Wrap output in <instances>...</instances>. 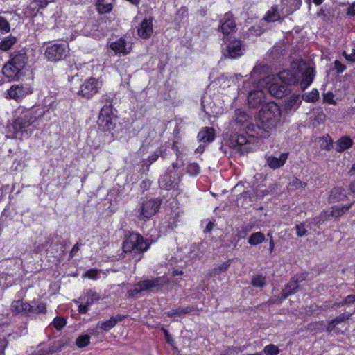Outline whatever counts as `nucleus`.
<instances>
[{
    "label": "nucleus",
    "instance_id": "f257e3e1",
    "mask_svg": "<svg viewBox=\"0 0 355 355\" xmlns=\"http://www.w3.org/2000/svg\"><path fill=\"white\" fill-rule=\"evenodd\" d=\"M113 98L108 95H103L100 101L103 103L98 116V125L105 133L114 135V131L119 120L118 112L113 106Z\"/></svg>",
    "mask_w": 355,
    "mask_h": 355
},
{
    "label": "nucleus",
    "instance_id": "f03ea898",
    "mask_svg": "<svg viewBox=\"0 0 355 355\" xmlns=\"http://www.w3.org/2000/svg\"><path fill=\"white\" fill-rule=\"evenodd\" d=\"M27 62L28 55L24 49L13 51L2 67L3 75L9 82L18 81L23 76Z\"/></svg>",
    "mask_w": 355,
    "mask_h": 355
},
{
    "label": "nucleus",
    "instance_id": "7ed1b4c3",
    "mask_svg": "<svg viewBox=\"0 0 355 355\" xmlns=\"http://www.w3.org/2000/svg\"><path fill=\"white\" fill-rule=\"evenodd\" d=\"M37 119L33 111L23 109L17 115L12 122L7 125V137L12 139L22 140L25 135H28V128Z\"/></svg>",
    "mask_w": 355,
    "mask_h": 355
},
{
    "label": "nucleus",
    "instance_id": "20e7f679",
    "mask_svg": "<svg viewBox=\"0 0 355 355\" xmlns=\"http://www.w3.org/2000/svg\"><path fill=\"white\" fill-rule=\"evenodd\" d=\"M10 310L13 315L28 318L45 314L47 311L46 304L35 299L31 302H25L23 300H15L10 304Z\"/></svg>",
    "mask_w": 355,
    "mask_h": 355
},
{
    "label": "nucleus",
    "instance_id": "39448f33",
    "mask_svg": "<svg viewBox=\"0 0 355 355\" xmlns=\"http://www.w3.org/2000/svg\"><path fill=\"white\" fill-rule=\"evenodd\" d=\"M248 130L254 132L256 135H249L247 137L244 133L235 134L232 135L230 142L232 148L239 152L241 155L248 154L253 150V146L251 144L254 137H265L266 131L259 125H252L248 127Z\"/></svg>",
    "mask_w": 355,
    "mask_h": 355
},
{
    "label": "nucleus",
    "instance_id": "423d86ee",
    "mask_svg": "<svg viewBox=\"0 0 355 355\" xmlns=\"http://www.w3.org/2000/svg\"><path fill=\"white\" fill-rule=\"evenodd\" d=\"M150 246V243L141 234L135 232H128L124 236L122 250L125 254L132 253L136 255L146 252Z\"/></svg>",
    "mask_w": 355,
    "mask_h": 355
},
{
    "label": "nucleus",
    "instance_id": "0eeeda50",
    "mask_svg": "<svg viewBox=\"0 0 355 355\" xmlns=\"http://www.w3.org/2000/svg\"><path fill=\"white\" fill-rule=\"evenodd\" d=\"M162 199L158 198H144L139 202L135 211L139 220L147 222L156 215L160 209Z\"/></svg>",
    "mask_w": 355,
    "mask_h": 355
},
{
    "label": "nucleus",
    "instance_id": "6e6552de",
    "mask_svg": "<svg viewBox=\"0 0 355 355\" xmlns=\"http://www.w3.org/2000/svg\"><path fill=\"white\" fill-rule=\"evenodd\" d=\"M281 116L279 107L273 102L263 105L259 112L262 125L266 128L275 127Z\"/></svg>",
    "mask_w": 355,
    "mask_h": 355
},
{
    "label": "nucleus",
    "instance_id": "1a4fd4ad",
    "mask_svg": "<svg viewBox=\"0 0 355 355\" xmlns=\"http://www.w3.org/2000/svg\"><path fill=\"white\" fill-rule=\"evenodd\" d=\"M69 51V45L66 42H50L46 48L44 55L49 61L58 62L66 58Z\"/></svg>",
    "mask_w": 355,
    "mask_h": 355
},
{
    "label": "nucleus",
    "instance_id": "9d476101",
    "mask_svg": "<svg viewBox=\"0 0 355 355\" xmlns=\"http://www.w3.org/2000/svg\"><path fill=\"white\" fill-rule=\"evenodd\" d=\"M100 87L101 83L98 80L94 77H90L85 80L80 85L77 95L81 98L88 101L98 93Z\"/></svg>",
    "mask_w": 355,
    "mask_h": 355
},
{
    "label": "nucleus",
    "instance_id": "9b49d317",
    "mask_svg": "<svg viewBox=\"0 0 355 355\" xmlns=\"http://www.w3.org/2000/svg\"><path fill=\"white\" fill-rule=\"evenodd\" d=\"M33 92V87L27 83H19L12 85L6 90V98L13 99L16 101L23 99L26 96Z\"/></svg>",
    "mask_w": 355,
    "mask_h": 355
},
{
    "label": "nucleus",
    "instance_id": "f8f14e48",
    "mask_svg": "<svg viewBox=\"0 0 355 355\" xmlns=\"http://www.w3.org/2000/svg\"><path fill=\"white\" fill-rule=\"evenodd\" d=\"M353 204L354 202H352L342 206H332L330 211L323 210L320 214V218L322 220H327L329 217H334L336 220H338L352 208Z\"/></svg>",
    "mask_w": 355,
    "mask_h": 355
},
{
    "label": "nucleus",
    "instance_id": "ddd939ff",
    "mask_svg": "<svg viewBox=\"0 0 355 355\" xmlns=\"http://www.w3.org/2000/svg\"><path fill=\"white\" fill-rule=\"evenodd\" d=\"M181 178L179 175L167 169L166 173L159 178V184L166 190L174 189L178 186Z\"/></svg>",
    "mask_w": 355,
    "mask_h": 355
},
{
    "label": "nucleus",
    "instance_id": "4468645a",
    "mask_svg": "<svg viewBox=\"0 0 355 355\" xmlns=\"http://www.w3.org/2000/svg\"><path fill=\"white\" fill-rule=\"evenodd\" d=\"M244 48L240 40H232L227 46V55L229 58L236 59L243 55Z\"/></svg>",
    "mask_w": 355,
    "mask_h": 355
},
{
    "label": "nucleus",
    "instance_id": "2eb2a0df",
    "mask_svg": "<svg viewBox=\"0 0 355 355\" xmlns=\"http://www.w3.org/2000/svg\"><path fill=\"white\" fill-rule=\"evenodd\" d=\"M280 82L288 85V87L291 85H297L299 83L298 74L291 70H283L278 74Z\"/></svg>",
    "mask_w": 355,
    "mask_h": 355
},
{
    "label": "nucleus",
    "instance_id": "dca6fc26",
    "mask_svg": "<svg viewBox=\"0 0 355 355\" xmlns=\"http://www.w3.org/2000/svg\"><path fill=\"white\" fill-rule=\"evenodd\" d=\"M290 91V87L282 82L273 83L268 87L270 94L277 98H281L286 96Z\"/></svg>",
    "mask_w": 355,
    "mask_h": 355
},
{
    "label": "nucleus",
    "instance_id": "f3484780",
    "mask_svg": "<svg viewBox=\"0 0 355 355\" xmlns=\"http://www.w3.org/2000/svg\"><path fill=\"white\" fill-rule=\"evenodd\" d=\"M153 33V19L151 18L144 19L137 29L139 36L146 40L151 37Z\"/></svg>",
    "mask_w": 355,
    "mask_h": 355
},
{
    "label": "nucleus",
    "instance_id": "a211bd4d",
    "mask_svg": "<svg viewBox=\"0 0 355 355\" xmlns=\"http://www.w3.org/2000/svg\"><path fill=\"white\" fill-rule=\"evenodd\" d=\"M347 191L339 187H333L329 191V202H337L345 200L347 198Z\"/></svg>",
    "mask_w": 355,
    "mask_h": 355
},
{
    "label": "nucleus",
    "instance_id": "6ab92c4d",
    "mask_svg": "<svg viewBox=\"0 0 355 355\" xmlns=\"http://www.w3.org/2000/svg\"><path fill=\"white\" fill-rule=\"evenodd\" d=\"M288 157V153H282L279 157L275 156H268L266 158V163L268 166L272 169H277L283 166Z\"/></svg>",
    "mask_w": 355,
    "mask_h": 355
},
{
    "label": "nucleus",
    "instance_id": "aec40b11",
    "mask_svg": "<svg viewBox=\"0 0 355 355\" xmlns=\"http://www.w3.org/2000/svg\"><path fill=\"white\" fill-rule=\"evenodd\" d=\"M264 101V93L261 90L250 92L248 96V103L250 107L256 108Z\"/></svg>",
    "mask_w": 355,
    "mask_h": 355
},
{
    "label": "nucleus",
    "instance_id": "412c9836",
    "mask_svg": "<svg viewBox=\"0 0 355 355\" xmlns=\"http://www.w3.org/2000/svg\"><path fill=\"white\" fill-rule=\"evenodd\" d=\"M125 318H126V315H121V314H117L115 316H112L107 320H105L102 322H98V327H99L104 331H109L114 327H115L118 322L123 320Z\"/></svg>",
    "mask_w": 355,
    "mask_h": 355
},
{
    "label": "nucleus",
    "instance_id": "4be33fe9",
    "mask_svg": "<svg viewBox=\"0 0 355 355\" xmlns=\"http://www.w3.org/2000/svg\"><path fill=\"white\" fill-rule=\"evenodd\" d=\"M215 137V130L211 127H204L197 135L199 141L207 144L212 142Z\"/></svg>",
    "mask_w": 355,
    "mask_h": 355
},
{
    "label": "nucleus",
    "instance_id": "5701e85b",
    "mask_svg": "<svg viewBox=\"0 0 355 355\" xmlns=\"http://www.w3.org/2000/svg\"><path fill=\"white\" fill-rule=\"evenodd\" d=\"M302 6V0H282V10L287 15H292L299 10Z\"/></svg>",
    "mask_w": 355,
    "mask_h": 355
},
{
    "label": "nucleus",
    "instance_id": "b1692460",
    "mask_svg": "<svg viewBox=\"0 0 355 355\" xmlns=\"http://www.w3.org/2000/svg\"><path fill=\"white\" fill-rule=\"evenodd\" d=\"M161 277H155L153 279L141 280L137 282V286L141 288L142 292L151 291L153 288L160 287Z\"/></svg>",
    "mask_w": 355,
    "mask_h": 355
},
{
    "label": "nucleus",
    "instance_id": "393cba45",
    "mask_svg": "<svg viewBox=\"0 0 355 355\" xmlns=\"http://www.w3.org/2000/svg\"><path fill=\"white\" fill-rule=\"evenodd\" d=\"M315 76L314 71L313 69H307L302 73V78L299 83L301 88L304 90L312 83Z\"/></svg>",
    "mask_w": 355,
    "mask_h": 355
},
{
    "label": "nucleus",
    "instance_id": "a878e982",
    "mask_svg": "<svg viewBox=\"0 0 355 355\" xmlns=\"http://www.w3.org/2000/svg\"><path fill=\"white\" fill-rule=\"evenodd\" d=\"M127 42L126 40L120 37L117 40L112 42L110 44V49L115 52L116 54L122 53L126 55L128 53V51L126 49Z\"/></svg>",
    "mask_w": 355,
    "mask_h": 355
},
{
    "label": "nucleus",
    "instance_id": "bb28decb",
    "mask_svg": "<svg viewBox=\"0 0 355 355\" xmlns=\"http://www.w3.org/2000/svg\"><path fill=\"white\" fill-rule=\"evenodd\" d=\"M236 25L232 18H225L220 26V29L224 35H229L235 31Z\"/></svg>",
    "mask_w": 355,
    "mask_h": 355
},
{
    "label": "nucleus",
    "instance_id": "cd10ccee",
    "mask_svg": "<svg viewBox=\"0 0 355 355\" xmlns=\"http://www.w3.org/2000/svg\"><path fill=\"white\" fill-rule=\"evenodd\" d=\"M353 140L349 136L341 137L336 141V150L338 152H343L350 148L353 145Z\"/></svg>",
    "mask_w": 355,
    "mask_h": 355
},
{
    "label": "nucleus",
    "instance_id": "c85d7f7f",
    "mask_svg": "<svg viewBox=\"0 0 355 355\" xmlns=\"http://www.w3.org/2000/svg\"><path fill=\"white\" fill-rule=\"evenodd\" d=\"M100 300V295L96 291L92 289L87 290L83 295L79 297V300L86 302L87 304L92 305L95 302Z\"/></svg>",
    "mask_w": 355,
    "mask_h": 355
},
{
    "label": "nucleus",
    "instance_id": "c756f323",
    "mask_svg": "<svg viewBox=\"0 0 355 355\" xmlns=\"http://www.w3.org/2000/svg\"><path fill=\"white\" fill-rule=\"evenodd\" d=\"M253 228L254 225L250 223L241 225L236 229L235 238L237 241L245 239Z\"/></svg>",
    "mask_w": 355,
    "mask_h": 355
},
{
    "label": "nucleus",
    "instance_id": "7c9ffc66",
    "mask_svg": "<svg viewBox=\"0 0 355 355\" xmlns=\"http://www.w3.org/2000/svg\"><path fill=\"white\" fill-rule=\"evenodd\" d=\"M280 19V15L278 12V6L273 5L270 10H268L264 17L263 20L268 23L277 21Z\"/></svg>",
    "mask_w": 355,
    "mask_h": 355
},
{
    "label": "nucleus",
    "instance_id": "2f4dec72",
    "mask_svg": "<svg viewBox=\"0 0 355 355\" xmlns=\"http://www.w3.org/2000/svg\"><path fill=\"white\" fill-rule=\"evenodd\" d=\"M193 311V306H187L185 307H178L176 309H172L169 311L166 312V315L168 318H173L175 316L182 317L184 315L190 313Z\"/></svg>",
    "mask_w": 355,
    "mask_h": 355
},
{
    "label": "nucleus",
    "instance_id": "473e14b6",
    "mask_svg": "<svg viewBox=\"0 0 355 355\" xmlns=\"http://www.w3.org/2000/svg\"><path fill=\"white\" fill-rule=\"evenodd\" d=\"M305 314L308 316L311 315H319L322 311L326 310V307L320 306L316 304H312L309 306H306L304 308Z\"/></svg>",
    "mask_w": 355,
    "mask_h": 355
},
{
    "label": "nucleus",
    "instance_id": "72a5a7b5",
    "mask_svg": "<svg viewBox=\"0 0 355 355\" xmlns=\"http://www.w3.org/2000/svg\"><path fill=\"white\" fill-rule=\"evenodd\" d=\"M17 41V40L15 36L9 35L0 42V50L2 51H8L15 45Z\"/></svg>",
    "mask_w": 355,
    "mask_h": 355
},
{
    "label": "nucleus",
    "instance_id": "f704fd0d",
    "mask_svg": "<svg viewBox=\"0 0 355 355\" xmlns=\"http://www.w3.org/2000/svg\"><path fill=\"white\" fill-rule=\"evenodd\" d=\"M301 101H300V96L297 94H292L285 101V109L286 110H291L299 107Z\"/></svg>",
    "mask_w": 355,
    "mask_h": 355
},
{
    "label": "nucleus",
    "instance_id": "c9c22d12",
    "mask_svg": "<svg viewBox=\"0 0 355 355\" xmlns=\"http://www.w3.org/2000/svg\"><path fill=\"white\" fill-rule=\"evenodd\" d=\"M96 7L97 11L101 15L110 12L113 8L112 4L105 0H97Z\"/></svg>",
    "mask_w": 355,
    "mask_h": 355
},
{
    "label": "nucleus",
    "instance_id": "e433bc0d",
    "mask_svg": "<svg viewBox=\"0 0 355 355\" xmlns=\"http://www.w3.org/2000/svg\"><path fill=\"white\" fill-rule=\"evenodd\" d=\"M301 280L294 277L291 278L288 282L285 285L284 290L288 293H291V295L295 294L299 288V282Z\"/></svg>",
    "mask_w": 355,
    "mask_h": 355
},
{
    "label": "nucleus",
    "instance_id": "4c0bfd02",
    "mask_svg": "<svg viewBox=\"0 0 355 355\" xmlns=\"http://www.w3.org/2000/svg\"><path fill=\"white\" fill-rule=\"evenodd\" d=\"M265 235L261 232H257L252 233L248 238V243L250 245L255 246L262 243L265 241Z\"/></svg>",
    "mask_w": 355,
    "mask_h": 355
},
{
    "label": "nucleus",
    "instance_id": "58836bf2",
    "mask_svg": "<svg viewBox=\"0 0 355 355\" xmlns=\"http://www.w3.org/2000/svg\"><path fill=\"white\" fill-rule=\"evenodd\" d=\"M302 98L307 103H315L319 99V92L317 89L313 88L309 93L304 94Z\"/></svg>",
    "mask_w": 355,
    "mask_h": 355
},
{
    "label": "nucleus",
    "instance_id": "ea45409f",
    "mask_svg": "<svg viewBox=\"0 0 355 355\" xmlns=\"http://www.w3.org/2000/svg\"><path fill=\"white\" fill-rule=\"evenodd\" d=\"M251 284L255 288H263L266 285L265 276L263 275H254L251 280Z\"/></svg>",
    "mask_w": 355,
    "mask_h": 355
},
{
    "label": "nucleus",
    "instance_id": "a19ab883",
    "mask_svg": "<svg viewBox=\"0 0 355 355\" xmlns=\"http://www.w3.org/2000/svg\"><path fill=\"white\" fill-rule=\"evenodd\" d=\"M189 15V10L186 6H182L175 13V21L178 24L182 22Z\"/></svg>",
    "mask_w": 355,
    "mask_h": 355
},
{
    "label": "nucleus",
    "instance_id": "79ce46f5",
    "mask_svg": "<svg viewBox=\"0 0 355 355\" xmlns=\"http://www.w3.org/2000/svg\"><path fill=\"white\" fill-rule=\"evenodd\" d=\"M231 259H227V261L223 262L220 266L212 269V275L216 276L217 275H220V273L225 272L230 268L231 264Z\"/></svg>",
    "mask_w": 355,
    "mask_h": 355
},
{
    "label": "nucleus",
    "instance_id": "37998d69",
    "mask_svg": "<svg viewBox=\"0 0 355 355\" xmlns=\"http://www.w3.org/2000/svg\"><path fill=\"white\" fill-rule=\"evenodd\" d=\"M355 313V309L353 312H345L340 314L338 316L336 317L333 320H331V323H336V325L341 324L342 322L349 320L350 317Z\"/></svg>",
    "mask_w": 355,
    "mask_h": 355
},
{
    "label": "nucleus",
    "instance_id": "c03bdc74",
    "mask_svg": "<svg viewBox=\"0 0 355 355\" xmlns=\"http://www.w3.org/2000/svg\"><path fill=\"white\" fill-rule=\"evenodd\" d=\"M90 343V336L87 334L79 336L76 340V344L79 348L87 347Z\"/></svg>",
    "mask_w": 355,
    "mask_h": 355
},
{
    "label": "nucleus",
    "instance_id": "a18cd8bd",
    "mask_svg": "<svg viewBox=\"0 0 355 355\" xmlns=\"http://www.w3.org/2000/svg\"><path fill=\"white\" fill-rule=\"evenodd\" d=\"M187 172L192 176H196L200 172V167L196 162L190 163L187 167Z\"/></svg>",
    "mask_w": 355,
    "mask_h": 355
},
{
    "label": "nucleus",
    "instance_id": "49530a36",
    "mask_svg": "<svg viewBox=\"0 0 355 355\" xmlns=\"http://www.w3.org/2000/svg\"><path fill=\"white\" fill-rule=\"evenodd\" d=\"M10 31V23L4 17L0 16V33L2 34H6L9 33Z\"/></svg>",
    "mask_w": 355,
    "mask_h": 355
},
{
    "label": "nucleus",
    "instance_id": "de8ad7c7",
    "mask_svg": "<svg viewBox=\"0 0 355 355\" xmlns=\"http://www.w3.org/2000/svg\"><path fill=\"white\" fill-rule=\"evenodd\" d=\"M279 352V347L274 344H269L263 348V352L266 355H277Z\"/></svg>",
    "mask_w": 355,
    "mask_h": 355
},
{
    "label": "nucleus",
    "instance_id": "09e8293b",
    "mask_svg": "<svg viewBox=\"0 0 355 355\" xmlns=\"http://www.w3.org/2000/svg\"><path fill=\"white\" fill-rule=\"evenodd\" d=\"M67 324V320L60 316L55 317L53 320V325L57 330H61Z\"/></svg>",
    "mask_w": 355,
    "mask_h": 355
},
{
    "label": "nucleus",
    "instance_id": "8fccbe9b",
    "mask_svg": "<svg viewBox=\"0 0 355 355\" xmlns=\"http://www.w3.org/2000/svg\"><path fill=\"white\" fill-rule=\"evenodd\" d=\"M295 229L296 230V234L298 237H302L308 234V231L306 229L305 223L296 224Z\"/></svg>",
    "mask_w": 355,
    "mask_h": 355
},
{
    "label": "nucleus",
    "instance_id": "3c124183",
    "mask_svg": "<svg viewBox=\"0 0 355 355\" xmlns=\"http://www.w3.org/2000/svg\"><path fill=\"white\" fill-rule=\"evenodd\" d=\"M162 152L163 150L162 148H158L153 153L149 155L147 159L148 165L150 166L154 162H155L158 159L159 156H162Z\"/></svg>",
    "mask_w": 355,
    "mask_h": 355
},
{
    "label": "nucleus",
    "instance_id": "603ef678",
    "mask_svg": "<svg viewBox=\"0 0 355 355\" xmlns=\"http://www.w3.org/2000/svg\"><path fill=\"white\" fill-rule=\"evenodd\" d=\"M289 184L293 189H302L306 187V183L301 181L297 178H293Z\"/></svg>",
    "mask_w": 355,
    "mask_h": 355
},
{
    "label": "nucleus",
    "instance_id": "864d4df0",
    "mask_svg": "<svg viewBox=\"0 0 355 355\" xmlns=\"http://www.w3.org/2000/svg\"><path fill=\"white\" fill-rule=\"evenodd\" d=\"M80 300H76L75 303L78 305V311L80 314H86L89 311V304H87L86 302L80 303Z\"/></svg>",
    "mask_w": 355,
    "mask_h": 355
},
{
    "label": "nucleus",
    "instance_id": "5fc2aeb1",
    "mask_svg": "<svg viewBox=\"0 0 355 355\" xmlns=\"http://www.w3.org/2000/svg\"><path fill=\"white\" fill-rule=\"evenodd\" d=\"M141 288L137 286V282L134 285V288L129 289L127 292V297L128 298H132L137 296L141 293Z\"/></svg>",
    "mask_w": 355,
    "mask_h": 355
},
{
    "label": "nucleus",
    "instance_id": "6e6d98bb",
    "mask_svg": "<svg viewBox=\"0 0 355 355\" xmlns=\"http://www.w3.org/2000/svg\"><path fill=\"white\" fill-rule=\"evenodd\" d=\"M83 277L92 279H97L98 278V270L96 268L89 269L85 272Z\"/></svg>",
    "mask_w": 355,
    "mask_h": 355
},
{
    "label": "nucleus",
    "instance_id": "4d7b16f0",
    "mask_svg": "<svg viewBox=\"0 0 355 355\" xmlns=\"http://www.w3.org/2000/svg\"><path fill=\"white\" fill-rule=\"evenodd\" d=\"M334 95L331 92H328L323 94V102L325 103L335 105L336 101H334Z\"/></svg>",
    "mask_w": 355,
    "mask_h": 355
},
{
    "label": "nucleus",
    "instance_id": "13d9d810",
    "mask_svg": "<svg viewBox=\"0 0 355 355\" xmlns=\"http://www.w3.org/2000/svg\"><path fill=\"white\" fill-rule=\"evenodd\" d=\"M248 115L241 111L236 112V121L237 123L243 124L248 120Z\"/></svg>",
    "mask_w": 355,
    "mask_h": 355
},
{
    "label": "nucleus",
    "instance_id": "bf43d9fd",
    "mask_svg": "<svg viewBox=\"0 0 355 355\" xmlns=\"http://www.w3.org/2000/svg\"><path fill=\"white\" fill-rule=\"evenodd\" d=\"M162 331L164 333L166 342L170 345L173 346L175 344L174 339L171 336L168 330L164 327L162 328Z\"/></svg>",
    "mask_w": 355,
    "mask_h": 355
},
{
    "label": "nucleus",
    "instance_id": "052dcab7",
    "mask_svg": "<svg viewBox=\"0 0 355 355\" xmlns=\"http://www.w3.org/2000/svg\"><path fill=\"white\" fill-rule=\"evenodd\" d=\"M334 68L338 73H342L346 69V66L339 60L334 62Z\"/></svg>",
    "mask_w": 355,
    "mask_h": 355
},
{
    "label": "nucleus",
    "instance_id": "680f3d73",
    "mask_svg": "<svg viewBox=\"0 0 355 355\" xmlns=\"http://www.w3.org/2000/svg\"><path fill=\"white\" fill-rule=\"evenodd\" d=\"M10 191V185L4 184L0 187V202L6 197L7 193Z\"/></svg>",
    "mask_w": 355,
    "mask_h": 355
},
{
    "label": "nucleus",
    "instance_id": "e2e57ef3",
    "mask_svg": "<svg viewBox=\"0 0 355 355\" xmlns=\"http://www.w3.org/2000/svg\"><path fill=\"white\" fill-rule=\"evenodd\" d=\"M346 15L349 17H355V1L347 8Z\"/></svg>",
    "mask_w": 355,
    "mask_h": 355
},
{
    "label": "nucleus",
    "instance_id": "0e129e2a",
    "mask_svg": "<svg viewBox=\"0 0 355 355\" xmlns=\"http://www.w3.org/2000/svg\"><path fill=\"white\" fill-rule=\"evenodd\" d=\"M150 185H151V182L150 180H148V179H146V180H144L141 182V188L144 190V191H147L150 189Z\"/></svg>",
    "mask_w": 355,
    "mask_h": 355
},
{
    "label": "nucleus",
    "instance_id": "69168bd1",
    "mask_svg": "<svg viewBox=\"0 0 355 355\" xmlns=\"http://www.w3.org/2000/svg\"><path fill=\"white\" fill-rule=\"evenodd\" d=\"M343 300H344V303H345V305H348V304L355 302V297H354V295H352V294L348 295Z\"/></svg>",
    "mask_w": 355,
    "mask_h": 355
},
{
    "label": "nucleus",
    "instance_id": "338daca9",
    "mask_svg": "<svg viewBox=\"0 0 355 355\" xmlns=\"http://www.w3.org/2000/svg\"><path fill=\"white\" fill-rule=\"evenodd\" d=\"M345 57L346 60L349 61L355 62V49H352V53L350 54L347 55L345 53Z\"/></svg>",
    "mask_w": 355,
    "mask_h": 355
},
{
    "label": "nucleus",
    "instance_id": "774afa93",
    "mask_svg": "<svg viewBox=\"0 0 355 355\" xmlns=\"http://www.w3.org/2000/svg\"><path fill=\"white\" fill-rule=\"evenodd\" d=\"M78 250H79V245H78V243H76L73 246L72 249L70 251V253H69L70 257H74Z\"/></svg>",
    "mask_w": 355,
    "mask_h": 355
}]
</instances>
